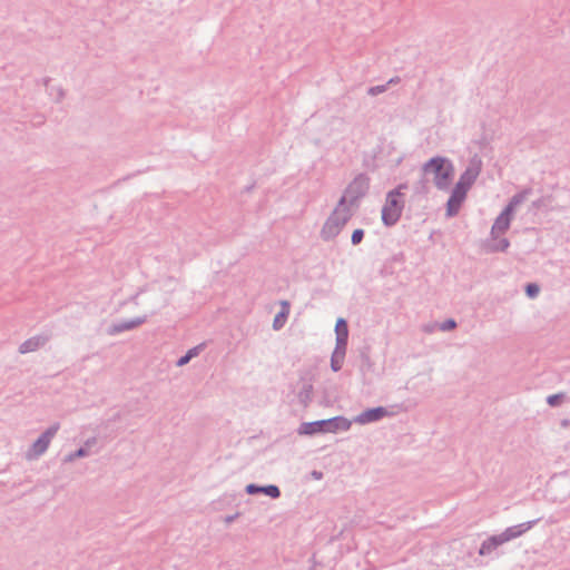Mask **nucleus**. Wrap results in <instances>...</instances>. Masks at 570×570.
Returning <instances> with one entry per match:
<instances>
[{
  "label": "nucleus",
  "mask_w": 570,
  "mask_h": 570,
  "mask_svg": "<svg viewBox=\"0 0 570 570\" xmlns=\"http://www.w3.org/2000/svg\"><path fill=\"white\" fill-rule=\"evenodd\" d=\"M370 188V178L365 174L357 175L346 187L340 199H345V205L354 206L366 195Z\"/></svg>",
  "instance_id": "4"
},
{
  "label": "nucleus",
  "mask_w": 570,
  "mask_h": 570,
  "mask_svg": "<svg viewBox=\"0 0 570 570\" xmlns=\"http://www.w3.org/2000/svg\"><path fill=\"white\" fill-rule=\"evenodd\" d=\"M468 191L461 189V187H453L451 195L446 203V216L454 217L459 214L460 208L465 200Z\"/></svg>",
  "instance_id": "9"
},
{
  "label": "nucleus",
  "mask_w": 570,
  "mask_h": 570,
  "mask_svg": "<svg viewBox=\"0 0 570 570\" xmlns=\"http://www.w3.org/2000/svg\"><path fill=\"white\" fill-rule=\"evenodd\" d=\"M364 238V230L357 228L352 233L351 242L353 245H358Z\"/></svg>",
  "instance_id": "30"
},
{
  "label": "nucleus",
  "mask_w": 570,
  "mask_h": 570,
  "mask_svg": "<svg viewBox=\"0 0 570 570\" xmlns=\"http://www.w3.org/2000/svg\"><path fill=\"white\" fill-rule=\"evenodd\" d=\"M539 292H540V287L535 283H529L525 286V294L530 298H535L538 296Z\"/></svg>",
  "instance_id": "26"
},
{
  "label": "nucleus",
  "mask_w": 570,
  "mask_h": 570,
  "mask_svg": "<svg viewBox=\"0 0 570 570\" xmlns=\"http://www.w3.org/2000/svg\"><path fill=\"white\" fill-rule=\"evenodd\" d=\"M328 433H336L338 431H348L352 425V421L344 416H334L326 419Z\"/></svg>",
  "instance_id": "18"
},
{
  "label": "nucleus",
  "mask_w": 570,
  "mask_h": 570,
  "mask_svg": "<svg viewBox=\"0 0 570 570\" xmlns=\"http://www.w3.org/2000/svg\"><path fill=\"white\" fill-rule=\"evenodd\" d=\"M510 246V242L508 238H495L493 243L489 245L488 250L491 253L505 252Z\"/></svg>",
  "instance_id": "23"
},
{
  "label": "nucleus",
  "mask_w": 570,
  "mask_h": 570,
  "mask_svg": "<svg viewBox=\"0 0 570 570\" xmlns=\"http://www.w3.org/2000/svg\"><path fill=\"white\" fill-rule=\"evenodd\" d=\"M146 321H147V316H138V317H135L131 320L114 323L112 325L109 326L108 334L117 335L122 332L134 330V328L140 326L141 324H144Z\"/></svg>",
  "instance_id": "11"
},
{
  "label": "nucleus",
  "mask_w": 570,
  "mask_h": 570,
  "mask_svg": "<svg viewBox=\"0 0 570 570\" xmlns=\"http://www.w3.org/2000/svg\"><path fill=\"white\" fill-rule=\"evenodd\" d=\"M347 350V341L343 338L335 340V348L331 356V368L333 372H338L344 363Z\"/></svg>",
  "instance_id": "10"
},
{
  "label": "nucleus",
  "mask_w": 570,
  "mask_h": 570,
  "mask_svg": "<svg viewBox=\"0 0 570 570\" xmlns=\"http://www.w3.org/2000/svg\"><path fill=\"white\" fill-rule=\"evenodd\" d=\"M482 170V160L479 156L474 155L464 171L460 175L458 183L454 185L455 187H461V189L469 191L472 185L475 183L478 177L480 176Z\"/></svg>",
  "instance_id": "6"
},
{
  "label": "nucleus",
  "mask_w": 570,
  "mask_h": 570,
  "mask_svg": "<svg viewBox=\"0 0 570 570\" xmlns=\"http://www.w3.org/2000/svg\"><path fill=\"white\" fill-rule=\"evenodd\" d=\"M335 333H336V340H338L341 337L343 338V341L348 340V327H347V323L344 318L340 317L336 321Z\"/></svg>",
  "instance_id": "22"
},
{
  "label": "nucleus",
  "mask_w": 570,
  "mask_h": 570,
  "mask_svg": "<svg viewBox=\"0 0 570 570\" xmlns=\"http://www.w3.org/2000/svg\"><path fill=\"white\" fill-rule=\"evenodd\" d=\"M313 386L312 384H304L298 392V400L302 404L307 405L312 401Z\"/></svg>",
  "instance_id": "24"
},
{
  "label": "nucleus",
  "mask_w": 570,
  "mask_h": 570,
  "mask_svg": "<svg viewBox=\"0 0 570 570\" xmlns=\"http://www.w3.org/2000/svg\"><path fill=\"white\" fill-rule=\"evenodd\" d=\"M386 89H387V85L373 86L367 89V95L374 97V96L385 92Z\"/></svg>",
  "instance_id": "29"
},
{
  "label": "nucleus",
  "mask_w": 570,
  "mask_h": 570,
  "mask_svg": "<svg viewBox=\"0 0 570 570\" xmlns=\"http://www.w3.org/2000/svg\"><path fill=\"white\" fill-rule=\"evenodd\" d=\"M352 215V209L348 205H345V199H340L321 229V238L325 242L334 239L351 219Z\"/></svg>",
  "instance_id": "2"
},
{
  "label": "nucleus",
  "mask_w": 570,
  "mask_h": 570,
  "mask_svg": "<svg viewBox=\"0 0 570 570\" xmlns=\"http://www.w3.org/2000/svg\"><path fill=\"white\" fill-rule=\"evenodd\" d=\"M512 213L508 209H503L501 214L495 218L492 227H491V237L492 239L498 238L500 234L505 233L511 224Z\"/></svg>",
  "instance_id": "12"
},
{
  "label": "nucleus",
  "mask_w": 570,
  "mask_h": 570,
  "mask_svg": "<svg viewBox=\"0 0 570 570\" xmlns=\"http://www.w3.org/2000/svg\"><path fill=\"white\" fill-rule=\"evenodd\" d=\"M60 429V423L56 422L50 425L40 436L31 444L26 453V459L31 461L40 458L48 450L52 439Z\"/></svg>",
  "instance_id": "5"
},
{
  "label": "nucleus",
  "mask_w": 570,
  "mask_h": 570,
  "mask_svg": "<svg viewBox=\"0 0 570 570\" xmlns=\"http://www.w3.org/2000/svg\"><path fill=\"white\" fill-rule=\"evenodd\" d=\"M234 519H235V517H234V515L227 517V518H226V522H232Z\"/></svg>",
  "instance_id": "34"
},
{
  "label": "nucleus",
  "mask_w": 570,
  "mask_h": 570,
  "mask_svg": "<svg viewBox=\"0 0 570 570\" xmlns=\"http://www.w3.org/2000/svg\"><path fill=\"white\" fill-rule=\"evenodd\" d=\"M424 331H425V332H428V333H429V332H432V331H433V327H432V326H425V327H424Z\"/></svg>",
  "instance_id": "33"
},
{
  "label": "nucleus",
  "mask_w": 570,
  "mask_h": 570,
  "mask_svg": "<svg viewBox=\"0 0 570 570\" xmlns=\"http://www.w3.org/2000/svg\"><path fill=\"white\" fill-rule=\"evenodd\" d=\"M203 346H204V344H199V345L188 350L185 355H183L181 357L178 358V361L176 362V365L184 366V365L188 364L193 357H195L199 354V352L203 350Z\"/></svg>",
  "instance_id": "21"
},
{
  "label": "nucleus",
  "mask_w": 570,
  "mask_h": 570,
  "mask_svg": "<svg viewBox=\"0 0 570 570\" xmlns=\"http://www.w3.org/2000/svg\"><path fill=\"white\" fill-rule=\"evenodd\" d=\"M422 174L423 178L415 187L417 193H428V176H432L433 184L439 190H446L454 174V166L450 159L435 156L423 164Z\"/></svg>",
  "instance_id": "1"
},
{
  "label": "nucleus",
  "mask_w": 570,
  "mask_h": 570,
  "mask_svg": "<svg viewBox=\"0 0 570 570\" xmlns=\"http://www.w3.org/2000/svg\"><path fill=\"white\" fill-rule=\"evenodd\" d=\"M390 415H392V413L389 412V410L386 407L376 406V407L367 409V410L361 412L353 419V422L361 424V425H365L368 423L377 422V421L382 420L383 417L390 416Z\"/></svg>",
  "instance_id": "7"
},
{
  "label": "nucleus",
  "mask_w": 570,
  "mask_h": 570,
  "mask_svg": "<svg viewBox=\"0 0 570 570\" xmlns=\"http://www.w3.org/2000/svg\"><path fill=\"white\" fill-rule=\"evenodd\" d=\"M456 327V322L453 318H449L439 325L440 331L449 332Z\"/></svg>",
  "instance_id": "27"
},
{
  "label": "nucleus",
  "mask_w": 570,
  "mask_h": 570,
  "mask_svg": "<svg viewBox=\"0 0 570 570\" xmlns=\"http://www.w3.org/2000/svg\"><path fill=\"white\" fill-rule=\"evenodd\" d=\"M531 188H525L522 191L517 193L515 195L512 196L509 204L504 208L513 214L514 209L523 202H525L527 198L531 195Z\"/></svg>",
  "instance_id": "19"
},
{
  "label": "nucleus",
  "mask_w": 570,
  "mask_h": 570,
  "mask_svg": "<svg viewBox=\"0 0 570 570\" xmlns=\"http://www.w3.org/2000/svg\"><path fill=\"white\" fill-rule=\"evenodd\" d=\"M48 341L49 336L46 334L32 336L20 344L19 353L27 354L30 352H35L40 347L45 346Z\"/></svg>",
  "instance_id": "14"
},
{
  "label": "nucleus",
  "mask_w": 570,
  "mask_h": 570,
  "mask_svg": "<svg viewBox=\"0 0 570 570\" xmlns=\"http://www.w3.org/2000/svg\"><path fill=\"white\" fill-rule=\"evenodd\" d=\"M540 206V202H533V207H539Z\"/></svg>",
  "instance_id": "35"
},
{
  "label": "nucleus",
  "mask_w": 570,
  "mask_h": 570,
  "mask_svg": "<svg viewBox=\"0 0 570 570\" xmlns=\"http://www.w3.org/2000/svg\"><path fill=\"white\" fill-rule=\"evenodd\" d=\"M540 521V518L535 520H531L528 522H523L517 525L508 527L504 531L499 533V538L501 542L504 544L513 539L521 537L523 533L529 531L532 527H534Z\"/></svg>",
  "instance_id": "8"
},
{
  "label": "nucleus",
  "mask_w": 570,
  "mask_h": 570,
  "mask_svg": "<svg viewBox=\"0 0 570 570\" xmlns=\"http://www.w3.org/2000/svg\"><path fill=\"white\" fill-rule=\"evenodd\" d=\"M400 81V78H391L389 81H387V86L391 85V83H397Z\"/></svg>",
  "instance_id": "32"
},
{
  "label": "nucleus",
  "mask_w": 570,
  "mask_h": 570,
  "mask_svg": "<svg viewBox=\"0 0 570 570\" xmlns=\"http://www.w3.org/2000/svg\"><path fill=\"white\" fill-rule=\"evenodd\" d=\"M317 433H328L326 420L304 422L298 428V434L301 435H314Z\"/></svg>",
  "instance_id": "15"
},
{
  "label": "nucleus",
  "mask_w": 570,
  "mask_h": 570,
  "mask_svg": "<svg viewBox=\"0 0 570 570\" xmlns=\"http://www.w3.org/2000/svg\"><path fill=\"white\" fill-rule=\"evenodd\" d=\"M402 187L401 185L386 195L385 204L382 208V222L386 227L394 226L401 218L404 208V203L399 199L402 195Z\"/></svg>",
  "instance_id": "3"
},
{
  "label": "nucleus",
  "mask_w": 570,
  "mask_h": 570,
  "mask_svg": "<svg viewBox=\"0 0 570 570\" xmlns=\"http://www.w3.org/2000/svg\"><path fill=\"white\" fill-rule=\"evenodd\" d=\"M563 397H564V395L562 393L552 394L547 397V403L550 406H558V405H560Z\"/></svg>",
  "instance_id": "28"
},
{
  "label": "nucleus",
  "mask_w": 570,
  "mask_h": 570,
  "mask_svg": "<svg viewBox=\"0 0 570 570\" xmlns=\"http://www.w3.org/2000/svg\"><path fill=\"white\" fill-rule=\"evenodd\" d=\"M96 444H97V438L92 436V438L87 439L85 441L83 446L79 448L75 452H71V453L67 454L63 458V462L65 463H70V462H73L77 459L88 456L90 454L89 449L95 446Z\"/></svg>",
  "instance_id": "17"
},
{
  "label": "nucleus",
  "mask_w": 570,
  "mask_h": 570,
  "mask_svg": "<svg viewBox=\"0 0 570 570\" xmlns=\"http://www.w3.org/2000/svg\"><path fill=\"white\" fill-rule=\"evenodd\" d=\"M503 546L498 534L488 537L479 548V556L495 558L499 556L498 549Z\"/></svg>",
  "instance_id": "13"
},
{
  "label": "nucleus",
  "mask_w": 570,
  "mask_h": 570,
  "mask_svg": "<svg viewBox=\"0 0 570 570\" xmlns=\"http://www.w3.org/2000/svg\"><path fill=\"white\" fill-rule=\"evenodd\" d=\"M312 475H313L315 479H317V480L322 479V476H323L322 472H318V471H313V472H312Z\"/></svg>",
  "instance_id": "31"
},
{
  "label": "nucleus",
  "mask_w": 570,
  "mask_h": 570,
  "mask_svg": "<svg viewBox=\"0 0 570 570\" xmlns=\"http://www.w3.org/2000/svg\"><path fill=\"white\" fill-rule=\"evenodd\" d=\"M247 494H257L264 493L272 499H277L281 497V490L277 485L268 484V485H258L255 483L247 484L245 488Z\"/></svg>",
  "instance_id": "16"
},
{
  "label": "nucleus",
  "mask_w": 570,
  "mask_h": 570,
  "mask_svg": "<svg viewBox=\"0 0 570 570\" xmlns=\"http://www.w3.org/2000/svg\"><path fill=\"white\" fill-rule=\"evenodd\" d=\"M48 90L56 102H60L65 98V91L61 87H50Z\"/></svg>",
  "instance_id": "25"
},
{
  "label": "nucleus",
  "mask_w": 570,
  "mask_h": 570,
  "mask_svg": "<svg viewBox=\"0 0 570 570\" xmlns=\"http://www.w3.org/2000/svg\"><path fill=\"white\" fill-rule=\"evenodd\" d=\"M288 313H289V304L286 301H284V302H282V309L275 315L274 321H273V328L275 331H278L284 326V324L287 320Z\"/></svg>",
  "instance_id": "20"
}]
</instances>
